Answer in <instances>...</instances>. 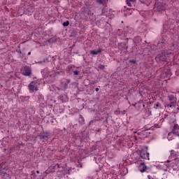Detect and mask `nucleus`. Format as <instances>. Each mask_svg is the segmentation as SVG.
Returning a JSON list of instances; mask_svg holds the SVG:
<instances>
[{"label":"nucleus","mask_w":179,"mask_h":179,"mask_svg":"<svg viewBox=\"0 0 179 179\" xmlns=\"http://www.w3.org/2000/svg\"><path fill=\"white\" fill-rule=\"evenodd\" d=\"M170 157L171 159H172V160H174V162L171 164V169L172 170H177V169H178V162H179V152L178 151H176L174 150H171L170 151Z\"/></svg>","instance_id":"nucleus-1"},{"label":"nucleus","mask_w":179,"mask_h":179,"mask_svg":"<svg viewBox=\"0 0 179 179\" xmlns=\"http://www.w3.org/2000/svg\"><path fill=\"white\" fill-rule=\"evenodd\" d=\"M168 58H174V53L170 52L166 55H158L155 57L157 61H166Z\"/></svg>","instance_id":"nucleus-2"},{"label":"nucleus","mask_w":179,"mask_h":179,"mask_svg":"<svg viewBox=\"0 0 179 179\" xmlns=\"http://www.w3.org/2000/svg\"><path fill=\"white\" fill-rule=\"evenodd\" d=\"M169 99L171 104H166L165 105V107H167V108H174V107L176 106L177 99H176V96H174V95L171 94L169 96Z\"/></svg>","instance_id":"nucleus-3"},{"label":"nucleus","mask_w":179,"mask_h":179,"mask_svg":"<svg viewBox=\"0 0 179 179\" xmlns=\"http://www.w3.org/2000/svg\"><path fill=\"white\" fill-rule=\"evenodd\" d=\"M140 157L141 159H144L145 160H150L148 147H145L140 151Z\"/></svg>","instance_id":"nucleus-4"},{"label":"nucleus","mask_w":179,"mask_h":179,"mask_svg":"<svg viewBox=\"0 0 179 179\" xmlns=\"http://www.w3.org/2000/svg\"><path fill=\"white\" fill-rule=\"evenodd\" d=\"M21 72L24 76H30V75H31V69L27 66H25L22 69Z\"/></svg>","instance_id":"nucleus-5"},{"label":"nucleus","mask_w":179,"mask_h":179,"mask_svg":"<svg viewBox=\"0 0 179 179\" xmlns=\"http://www.w3.org/2000/svg\"><path fill=\"white\" fill-rule=\"evenodd\" d=\"M155 10L157 12H162V10H164V4L162 2H156L154 7Z\"/></svg>","instance_id":"nucleus-6"},{"label":"nucleus","mask_w":179,"mask_h":179,"mask_svg":"<svg viewBox=\"0 0 179 179\" xmlns=\"http://www.w3.org/2000/svg\"><path fill=\"white\" fill-rule=\"evenodd\" d=\"M28 89L31 93L37 92V90H38V87H37V85H36V83L34 82H32L29 85Z\"/></svg>","instance_id":"nucleus-7"},{"label":"nucleus","mask_w":179,"mask_h":179,"mask_svg":"<svg viewBox=\"0 0 179 179\" xmlns=\"http://www.w3.org/2000/svg\"><path fill=\"white\" fill-rule=\"evenodd\" d=\"M146 169H148V167L145 165V163L141 162L139 165V171L141 173H145V171H146Z\"/></svg>","instance_id":"nucleus-8"},{"label":"nucleus","mask_w":179,"mask_h":179,"mask_svg":"<svg viewBox=\"0 0 179 179\" xmlns=\"http://www.w3.org/2000/svg\"><path fill=\"white\" fill-rule=\"evenodd\" d=\"M172 132L174 133L176 136H178V135H179V126H178V124H175L174 125Z\"/></svg>","instance_id":"nucleus-9"},{"label":"nucleus","mask_w":179,"mask_h":179,"mask_svg":"<svg viewBox=\"0 0 179 179\" xmlns=\"http://www.w3.org/2000/svg\"><path fill=\"white\" fill-rule=\"evenodd\" d=\"M174 135H176V134L173 131L169 132L168 134V137H167L168 141H173V139L174 138Z\"/></svg>","instance_id":"nucleus-10"},{"label":"nucleus","mask_w":179,"mask_h":179,"mask_svg":"<svg viewBox=\"0 0 179 179\" xmlns=\"http://www.w3.org/2000/svg\"><path fill=\"white\" fill-rule=\"evenodd\" d=\"M99 52H101V49H98L97 50H91L90 54L92 55H97V54H99Z\"/></svg>","instance_id":"nucleus-11"},{"label":"nucleus","mask_w":179,"mask_h":179,"mask_svg":"<svg viewBox=\"0 0 179 179\" xmlns=\"http://www.w3.org/2000/svg\"><path fill=\"white\" fill-rule=\"evenodd\" d=\"M136 0H126L128 6H132Z\"/></svg>","instance_id":"nucleus-12"},{"label":"nucleus","mask_w":179,"mask_h":179,"mask_svg":"<svg viewBox=\"0 0 179 179\" xmlns=\"http://www.w3.org/2000/svg\"><path fill=\"white\" fill-rule=\"evenodd\" d=\"M140 2H141V3H145L147 6L150 5V0H140Z\"/></svg>","instance_id":"nucleus-13"},{"label":"nucleus","mask_w":179,"mask_h":179,"mask_svg":"<svg viewBox=\"0 0 179 179\" xmlns=\"http://www.w3.org/2000/svg\"><path fill=\"white\" fill-rule=\"evenodd\" d=\"M40 139H43V141H47L48 139V136H40Z\"/></svg>","instance_id":"nucleus-14"},{"label":"nucleus","mask_w":179,"mask_h":179,"mask_svg":"<svg viewBox=\"0 0 179 179\" xmlns=\"http://www.w3.org/2000/svg\"><path fill=\"white\" fill-rule=\"evenodd\" d=\"M63 26H64V27H66L69 26V21L64 22L63 23Z\"/></svg>","instance_id":"nucleus-15"},{"label":"nucleus","mask_w":179,"mask_h":179,"mask_svg":"<svg viewBox=\"0 0 179 179\" xmlns=\"http://www.w3.org/2000/svg\"><path fill=\"white\" fill-rule=\"evenodd\" d=\"M60 100H62V101H68V98L66 96H64V98H62V96H60Z\"/></svg>","instance_id":"nucleus-16"},{"label":"nucleus","mask_w":179,"mask_h":179,"mask_svg":"<svg viewBox=\"0 0 179 179\" xmlns=\"http://www.w3.org/2000/svg\"><path fill=\"white\" fill-rule=\"evenodd\" d=\"M159 107H160V103H155L154 106V108H155L156 110H157V108H159Z\"/></svg>","instance_id":"nucleus-17"},{"label":"nucleus","mask_w":179,"mask_h":179,"mask_svg":"<svg viewBox=\"0 0 179 179\" xmlns=\"http://www.w3.org/2000/svg\"><path fill=\"white\" fill-rule=\"evenodd\" d=\"M98 3H103V0H96Z\"/></svg>","instance_id":"nucleus-18"},{"label":"nucleus","mask_w":179,"mask_h":179,"mask_svg":"<svg viewBox=\"0 0 179 179\" xmlns=\"http://www.w3.org/2000/svg\"><path fill=\"white\" fill-rule=\"evenodd\" d=\"M148 179H156V178H152V176H150V175L148 176Z\"/></svg>","instance_id":"nucleus-19"},{"label":"nucleus","mask_w":179,"mask_h":179,"mask_svg":"<svg viewBox=\"0 0 179 179\" xmlns=\"http://www.w3.org/2000/svg\"><path fill=\"white\" fill-rule=\"evenodd\" d=\"M73 73H74V75H79V71H73Z\"/></svg>","instance_id":"nucleus-20"},{"label":"nucleus","mask_w":179,"mask_h":179,"mask_svg":"<svg viewBox=\"0 0 179 179\" xmlns=\"http://www.w3.org/2000/svg\"><path fill=\"white\" fill-rule=\"evenodd\" d=\"M124 171H126V173H128V169L127 168H124Z\"/></svg>","instance_id":"nucleus-21"},{"label":"nucleus","mask_w":179,"mask_h":179,"mask_svg":"<svg viewBox=\"0 0 179 179\" xmlns=\"http://www.w3.org/2000/svg\"><path fill=\"white\" fill-rule=\"evenodd\" d=\"M130 62L135 64L136 61L135 60H130Z\"/></svg>","instance_id":"nucleus-22"},{"label":"nucleus","mask_w":179,"mask_h":179,"mask_svg":"<svg viewBox=\"0 0 179 179\" xmlns=\"http://www.w3.org/2000/svg\"><path fill=\"white\" fill-rule=\"evenodd\" d=\"M115 114H120V111L116 110V111L115 112Z\"/></svg>","instance_id":"nucleus-23"},{"label":"nucleus","mask_w":179,"mask_h":179,"mask_svg":"<svg viewBox=\"0 0 179 179\" xmlns=\"http://www.w3.org/2000/svg\"><path fill=\"white\" fill-rule=\"evenodd\" d=\"M164 166H166V169H164V170H167L169 166H167V165H166V164H164Z\"/></svg>","instance_id":"nucleus-24"},{"label":"nucleus","mask_w":179,"mask_h":179,"mask_svg":"<svg viewBox=\"0 0 179 179\" xmlns=\"http://www.w3.org/2000/svg\"><path fill=\"white\" fill-rule=\"evenodd\" d=\"M39 97L41 98V99H43V95H39Z\"/></svg>","instance_id":"nucleus-25"},{"label":"nucleus","mask_w":179,"mask_h":179,"mask_svg":"<svg viewBox=\"0 0 179 179\" xmlns=\"http://www.w3.org/2000/svg\"><path fill=\"white\" fill-rule=\"evenodd\" d=\"M155 127H157L158 128H160V126H159V124H155Z\"/></svg>","instance_id":"nucleus-26"},{"label":"nucleus","mask_w":179,"mask_h":179,"mask_svg":"<svg viewBox=\"0 0 179 179\" xmlns=\"http://www.w3.org/2000/svg\"><path fill=\"white\" fill-rule=\"evenodd\" d=\"M129 15H132V12L131 11L129 12Z\"/></svg>","instance_id":"nucleus-27"},{"label":"nucleus","mask_w":179,"mask_h":179,"mask_svg":"<svg viewBox=\"0 0 179 179\" xmlns=\"http://www.w3.org/2000/svg\"><path fill=\"white\" fill-rule=\"evenodd\" d=\"M31 52H28V55H31Z\"/></svg>","instance_id":"nucleus-28"},{"label":"nucleus","mask_w":179,"mask_h":179,"mask_svg":"<svg viewBox=\"0 0 179 179\" xmlns=\"http://www.w3.org/2000/svg\"><path fill=\"white\" fill-rule=\"evenodd\" d=\"M96 92H99V88L95 89Z\"/></svg>","instance_id":"nucleus-29"},{"label":"nucleus","mask_w":179,"mask_h":179,"mask_svg":"<svg viewBox=\"0 0 179 179\" xmlns=\"http://www.w3.org/2000/svg\"><path fill=\"white\" fill-rule=\"evenodd\" d=\"M4 176H8V174L6 173H4Z\"/></svg>","instance_id":"nucleus-30"},{"label":"nucleus","mask_w":179,"mask_h":179,"mask_svg":"<svg viewBox=\"0 0 179 179\" xmlns=\"http://www.w3.org/2000/svg\"><path fill=\"white\" fill-rule=\"evenodd\" d=\"M36 173L38 174V173H40V172L38 171H37Z\"/></svg>","instance_id":"nucleus-31"},{"label":"nucleus","mask_w":179,"mask_h":179,"mask_svg":"<svg viewBox=\"0 0 179 179\" xmlns=\"http://www.w3.org/2000/svg\"><path fill=\"white\" fill-rule=\"evenodd\" d=\"M1 169H5V167H3V166H1Z\"/></svg>","instance_id":"nucleus-32"},{"label":"nucleus","mask_w":179,"mask_h":179,"mask_svg":"<svg viewBox=\"0 0 179 179\" xmlns=\"http://www.w3.org/2000/svg\"><path fill=\"white\" fill-rule=\"evenodd\" d=\"M177 110H179V107H178V108H177Z\"/></svg>","instance_id":"nucleus-33"},{"label":"nucleus","mask_w":179,"mask_h":179,"mask_svg":"<svg viewBox=\"0 0 179 179\" xmlns=\"http://www.w3.org/2000/svg\"><path fill=\"white\" fill-rule=\"evenodd\" d=\"M134 134H136V131H134Z\"/></svg>","instance_id":"nucleus-34"},{"label":"nucleus","mask_w":179,"mask_h":179,"mask_svg":"<svg viewBox=\"0 0 179 179\" xmlns=\"http://www.w3.org/2000/svg\"><path fill=\"white\" fill-rule=\"evenodd\" d=\"M101 68H103V66H101Z\"/></svg>","instance_id":"nucleus-35"},{"label":"nucleus","mask_w":179,"mask_h":179,"mask_svg":"<svg viewBox=\"0 0 179 179\" xmlns=\"http://www.w3.org/2000/svg\"><path fill=\"white\" fill-rule=\"evenodd\" d=\"M94 159H95V161H96V157H94Z\"/></svg>","instance_id":"nucleus-36"},{"label":"nucleus","mask_w":179,"mask_h":179,"mask_svg":"<svg viewBox=\"0 0 179 179\" xmlns=\"http://www.w3.org/2000/svg\"><path fill=\"white\" fill-rule=\"evenodd\" d=\"M178 149H179V147H178Z\"/></svg>","instance_id":"nucleus-37"}]
</instances>
